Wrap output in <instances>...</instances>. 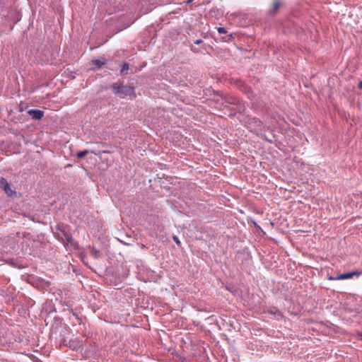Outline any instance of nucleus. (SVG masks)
<instances>
[{
  "label": "nucleus",
  "mask_w": 362,
  "mask_h": 362,
  "mask_svg": "<svg viewBox=\"0 0 362 362\" xmlns=\"http://www.w3.org/2000/svg\"><path fill=\"white\" fill-rule=\"evenodd\" d=\"M70 347H71L73 349H76V346H73L72 345H70Z\"/></svg>",
  "instance_id": "nucleus-11"
},
{
  "label": "nucleus",
  "mask_w": 362,
  "mask_h": 362,
  "mask_svg": "<svg viewBox=\"0 0 362 362\" xmlns=\"http://www.w3.org/2000/svg\"><path fill=\"white\" fill-rule=\"evenodd\" d=\"M29 114L35 119H40L43 117V112L38 110H31L29 111Z\"/></svg>",
  "instance_id": "nucleus-4"
},
{
  "label": "nucleus",
  "mask_w": 362,
  "mask_h": 362,
  "mask_svg": "<svg viewBox=\"0 0 362 362\" xmlns=\"http://www.w3.org/2000/svg\"><path fill=\"white\" fill-rule=\"evenodd\" d=\"M113 89L115 93L119 94L121 98H124L126 96H129L130 98L135 97L134 89L130 86H120L117 84H114Z\"/></svg>",
  "instance_id": "nucleus-1"
},
{
  "label": "nucleus",
  "mask_w": 362,
  "mask_h": 362,
  "mask_svg": "<svg viewBox=\"0 0 362 362\" xmlns=\"http://www.w3.org/2000/svg\"><path fill=\"white\" fill-rule=\"evenodd\" d=\"M92 62L94 65L99 68L102 65L105 64V59L103 58H101L100 59H94L92 61Z\"/></svg>",
  "instance_id": "nucleus-5"
},
{
  "label": "nucleus",
  "mask_w": 362,
  "mask_h": 362,
  "mask_svg": "<svg viewBox=\"0 0 362 362\" xmlns=\"http://www.w3.org/2000/svg\"><path fill=\"white\" fill-rule=\"evenodd\" d=\"M218 31L220 34H224L226 33V30L224 28H218Z\"/></svg>",
  "instance_id": "nucleus-8"
},
{
  "label": "nucleus",
  "mask_w": 362,
  "mask_h": 362,
  "mask_svg": "<svg viewBox=\"0 0 362 362\" xmlns=\"http://www.w3.org/2000/svg\"><path fill=\"white\" fill-rule=\"evenodd\" d=\"M0 187L4 189L8 196H12L15 193L7 180L3 177L0 179Z\"/></svg>",
  "instance_id": "nucleus-3"
},
{
  "label": "nucleus",
  "mask_w": 362,
  "mask_h": 362,
  "mask_svg": "<svg viewBox=\"0 0 362 362\" xmlns=\"http://www.w3.org/2000/svg\"><path fill=\"white\" fill-rule=\"evenodd\" d=\"M88 153V151H80L77 153V157L78 158H83L86 154Z\"/></svg>",
  "instance_id": "nucleus-6"
},
{
  "label": "nucleus",
  "mask_w": 362,
  "mask_h": 362,
  "mask_svg": "<svg viewBox=\"0 0 362 362\" xmlns=\"http://www.w3.org/2000/svg\"><path fill=\"white\" fill-rule=\"evenodd\" d=\"M358 88L361 89V90L362 89V81H360L359 83H358Z\"/></svg>",
  "instance_id": "nucleus-10"
},
{
  "label": "nucleus",
  "mask_w": 362,
  "mask_h": 362,
  "mask_svg": "<svg viewBox=\"0 0 362 362\" xmlns=\"http://www.w3.org/2000/svg\"><path fill=\"white\" fill-rule=\"evenodd\" d=\"M361 274V272L355 271L352 272L339 274L337 277L329 276L328 279L329 280H344L347 279H351L354 276H359Z\"/></svg>",
  "instance_id": "nucleus-2"
},
{
  "label": "nucleus",
  "mask_w": 362,
  "mask_h": 362,
  "mask_svg": "<svg viewBox=\"0 0 362 362\" xmlns=\"http://www.w3.org/2000/svg\"><path fill=\"white\" fill-rule=\"evenodd\" d=\"M174 241L177 243V245H180V241L176 236H173Z\"/></svg>",
  "instance_id": "nucleus-9"
},
{
  "label": "nucleus",
  "mask_w": 362,
  "mask_h": 362,
  "mask_svg": "<svg viewBox=\"0 0 362 362\" xmlns=\"http://www.w3.org/2000/svg\"><path fill=\"white\" fill-rule=\"evenodd\" d=\"M129 69V65L127 64H123L122 65V69H121V72L123 73L126 71H127Z\"/></svg>",
  "instance_id": "nucleus-7"
},
{
  "label": "nucleus",
  "mask_w": 362,
  "mask_h": 362,
  "mask_svg": "<svg viewBox=\"0 0 362 362\" xmlns=\"http://www.w3.org/2000/svg\"><path fill=\"white\" fill-rule=\"evenodd\" d=\"M274 5H275V7H276V8H278L279 4H278V3H277V2H276Z\"/></svg>",
  "instance_id": "nucleus-12"
}]
</instances>
